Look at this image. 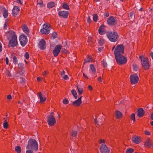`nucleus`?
<instances>
[{
	"instance_id": "a211bd4d",
	"label": "nucleus",
	"mask_w": 153,
	"mask_h": 153,
	"mask_svg": "<svg viewBox=\"0 0 153 153\" xmlns=\"http://www.w3.org/2000/svg\"><path fill=\"white\" fill-rule=\"evenodd\" d=\"M131 140L134 143L138 144L141 142V138L140 137L134 135L132 138Z\"/></svg>"
},
{
	"instance_id": "b1692460",
	"label": "nucleus",
	"mask_w": 153,
	"mask_h": 153,
	"mask_svg": "<svg viewBox=\"0 0 153 153\" xmlns=\"http://www.w3.org/2000/svg\"><path fill=\"white\" fill-rule=\"evenodd\" d=\"M144 114V110L142 108H139L138 109L137 115L139 117H142Z\"/></svg>"
},
{
	"instance_id": "a19ab883",
	"label": "nucleus",
	"mask_w": 153,
	"mask_h": 153,
	"mask_svg": "<svg viewBox=\"0 0 153 153\" xmlns=\"http://www.w3.org/2000/svg\"><path fill=\"white\" fill-rule=\"evenodd\" d=\"M24 56L26 59H28L29 58V55L28 53L25 52Z\"/></svg>"
},
{
	"instance_id": "3c124183",
	"label": "nucleus",
	"mask_w": 153,
	"mask_h": 153,
	"mask_svg": "<svg viewBox=\"0 0 153 153\" xmlns=\"http://www.w3.org/2000/svg\"><path fill=\"white\" fill-rule=\"evenodd\" d=\"M62 78L64 79H67L68 78V76L67 75H65L62 76Z\"/></svg>"
},
{
	"instance_id": "774afa93",
	"label": "nucleus",
	"mask_w": 153,
	"mask_h": 153,
	"mask_svg": "<svg viewBox=\"0 0 153 153\" xmlns=\"http://www.w3.org/2000/svg\"><path fill=\"white\" fill-rule=\"evenodd\" d=\"M151 119L153 120V113H152L151 115Z\"/></svg>"
},
{
	"instance_id": "bb28decb",
	"label": "nucleus",
	"mask_w": 153,
	"mask_h": 153,
	"mask_svg": "<svg viewBox=\"0 0 153 153\" xmlns=\"http://www.w3.org/2000/svg\"><path fill=\"white\" fill-rule=\"evenodd\" d=\"M71 93L73 95L75 99L77 98V95L76 92L75 90L73 89L71 91Z\"/></svg>"
},
{
	"instance_id": "473e14b6",
	"label": "nucleus",
	"mask_w": 153,
	"mask_h": 153,
	"mask_svg": "<svg viewBox=\"0 0 153 153\" xmlns=\"http://www.w3.org/2000/svg\"><path fill=\"white\" fill-rule=\"evenodd\" d=\"M63 8L66 10H68L69 9V6L66 3H64L62 6Z\"/></svg>"
},
{
	"instance_id": "4468645a",
	"label": "nucleus",
	"mask_w": 153,
	"mask_h": 153,
	"mask_svg": "<svg viewBox=\"0 0 153 153\" xmlns=\"http://www.w3.org/2000/svg\"><path fill=\"white\" fill-rule=\"evenodd\" d=\"M100 152L102 153H109V150L107 147L106 145L104 144H102L100 148Z\"/></svg>"
},
{
	"instance_id": "13d9d810",
	"label": "nucleus",
	"mask_w": 153,
	"mask_h": 153,
	"mask_svg": "<svg viewBox=\"0 0 153 153\" xmlns=\"http://www.w3.org/2000/svg\"><path fill=\"white\" fill-rule=\"evenodd\" d=\"M88 88L89 90H90V91H91L93 89L92 87L90 85H89L88 86Z\"/></svg>"
},
{
	"instance_id": "dca6fc26",
	"label": "nucleus",
	"mask_w": 153,
	"mask_h": 153,
	"mask_svg": "<svg viewBox=\"0 0 153 153\" xmlns=\"http://www.w3.org/2000/svg\"><path fill=\"white\" fill-rule=\"evenodd\" d=\"M58 14L59 16L66 18L68 16V13L66 11H60L59 12Z\"/></svg>"
},
{
	"instance_id": "aec40b11",
	"label": "nucleus",
	"mask_w": 153,
	"mask_h": 153,
	"mask_svg": "<svg viewBox=\"0 0 153 153\" xmlns=\"http://www.w3.org/2000/svg\"><path fill=\"white\" fill-rule=\"evenodd\" d=\"M19 10V7L17 6H15L13 10V15L16 16L18 13Z\"/></svg>"
},
{
	"instance_id": "6ab92c4d",
	"label": "nucleus",
	"mask_w": 153,
	"mask_h": 153,
	"mask_svg": "<svg viewBox=\"0 0 153 153\" xmlns=\"http://www.w3.org/2000/svg\"><path fill=\"white\" fill-rule=\"evenodd\" d=\"M93 61L94 59L92 58L91 56L88 55L84 59L83 65H84V66H85V64H87L88 63Z\"/></svg>"
},
{
	"instance_id": "2f4dec72",
	"label": "nucleus",
	"mask_w": 153,
	"mask_h": 153,
	"mask_svg": "<svg viewBox=\"0 0 153 153\" xmlns=\"http://www.w3.org/2000/svg\"><path fill=\"white\" fill-rule=\"evenodd\" d=\"M15 150L17 153H20L21 152V149L20 146H17L15 148Z\"/></svg>"
},
{
	"instance_id": "a18cd8bd",
	"label": "nucleus",
	"mask_w": 153,
	"mask_h": 153,
	"mask_svg": "<svg viewBox=\"0 0 153 153\" xmlns=\"http://www.w3.org/2000/svg\"><path fill=\"white\" fill-rule=\"evenodd\" d=\"M90 69L91 70L93 73H94L96 72V69L95 68H90Z\"/></svg>"
},
{
	"instance_id": "ddd939ff",
	"label": "nucleus",
	"mask_w": 153,
	"mask_h": 153,
	"mask_svg": "<svg viewBox=\"0 0 153 153\" xmlns=\"http://www.w3.org/2000/svg\"><path fill=\"white\" fill-rule=\"evenodd\" d=\"M62 47V45H57L55 46L53 51V53L54 56H57L59 53Z\"/></svg>"
},
{
	"instance_id": "4be33fe9",
	"label": "nucleus",
	"mask_w": 153,
	"mask_h": 153,
	"mask_svg": "<svg viewBox=\"0 0 153 153\" xmlns=\"http://www.w3.org/2000/svg\"><path fill=\"white\" fill-rule=\"evenodd\" d=\"M144 145L146 147L149 148L152 145V141L150 138H148L145 142Z\"/></svg>"
},
{
	"instance_id": "5fc2aeb1",
	"label": "nucleus",
	"mask_w": 153,
	"mask_h": 153,
	"mask_svg": "<svg viewBox=\"0 0 153 153\" xmlns=\"http://www.w3.org/2000/svg\"><path fill=\"white\" fill-rule=\"evenodd\" d=\"M48 72L47 71H45L43 73L42 75L44 76H45L48 74Z\"/></svg>"
},
{
	"instance_id": "8fccbe9b",
	"label": "nucleus",
	"mask_w": 153,
	"mask_h": 153,
	"mask_svg": "<svg viewBox=\"0 0 153 153\" xmlns=\"http://www.w3.org/2000/svg\"><path fill=\"white\" fill-rule=\"evenodd\" d=\"M105 141L104 139H101L99 141V143L100 144H102V143H105Z\"/></svg>"
},
{
	"instance_id": "20e7f679",
	"label": "nucleus",
	"mask_w": 153,
	"mask_h": 153,
	"mask_svg": "<svg viewBox=\"0 0 153 153\" xmlns=\"http://www.w3.org/2000/svg\"><path fill=\"white\" fill-rule=\"evenodd\" d=\"M25 71L23 70L22 68H18L17 69V72L15 74V77H20L18 79V82L22 83L24 82L25 79L22 77V75L24 74Z\"/></svg>"
},
{
	"instance_id": "79ce46f5",
	"label": "nucleus",
	"mask_w": 153,
	"mask_h": 153,
	"mask_svg": "<svg viewBox=\"0 0 153 153\" xmlns=\"http://www.w3.org/2000/svg\"><path fill=\"white\" fill-rule=\"evenodd\" d=\"M102 64L103 67H105V66H106L107 63L104 60L102 61Z\"/></svg>"
},
{
	"instance_id": "864d4df0",
	"label": "nucleus",
	"mask_w": 153,
	"mask_h": 153,
	"mask_svg": "<svg viewBox=\"0 0 153 153\" xmlns=\"http://www.w3.org/2000/svg\"><path fill=\"white\" fill-rule=\"evenodd\" d=\"M26 153H33V151L30 149H28L26 151Z\"/></svg>"
},
{
	"instance_id": "7c9ffc66",
	"label": "nucleus",
	"mask_w": 153,
	"mask_h": 153,
	"mask_svg": "<svg viewBox=\"0 0 153 153\" xmlns=\"http://www.w3.org/2000/svg\"><path fill=\"white\" fill-rule=\"evenodd\" d=\"M8 124L7 122L6 121V120H5L4 121L3 124V126L4 128L7 129L8 128Z\"/></svg>"
},
{
	"instance_id": "c756f323",
	"label": "nucleus",
	"mask_w": 153,
	"mask_h": 153,
	"mask_svg": "<svg viewBox=\"0 0 153 153\" xmlns=\"http://www.w3.org/2000/svg\"><path fill=\"white\" fill-rule=\"evenodd\" d=\"M95 122L98 125H101L102 123V120L101 119H99L97 120H95Z\"/></svg>"
},
{
	"instance_id": "4d7b16f0",
	"label": "nucleus",
	"mask_w": 153,
	"mask_h": 153,
	"mask_svg": "<svg viewBox=\"0 0 153 153\" xmlns=\"http://www.w3.org/2000/svg\"><path fill=\"white\" fill-rule=\"evenodd\" d=\"M91 20L90 19V17H88L87 19V22H88L90 23L91 22Z\"/></svg>"
},
{
	"instance_id": "c03bdc74",
	"label": "nucleus",
	"mask_w": 153,
	"mask_h": 153,
	"mask_svg": "<svg viewBox=\"0 0 153 153\" xmlns=\"http://www.w3.org/2000/svg\"><path fill=\"white\" fill-rule=\"evenodd\" d=\"M57 34L56 32H53L52 34V36L53 37V39H54L56 38L57 36Z\"/></svg>"
},
{
	"instance_id": "f03ea898",
	"label": "nucleus",
	"mask_w": 153,
	"mask_h": 153,
	"mask_svg": "<svg viewBox=\"0 0 153 153\" xmlns=\"http://www.w3.org/2000/svg\"><path fill=\"white\" fill-rule=\"evenodd\" d=\"M38 148V143L37 141L35 140L30 139L28 141L26 149H31L33 150L37 151Z\"/></svg>"
},
{
	"instance_id": "0eeeda50",
	"label": "nucleus",
	"mask_w": 153,
	"mask_h": 153,
	"mask_svg": "<svg viewBox=\"0 0 153 153\" xmlns=\"http://www.w3.org/2000/svg\"><path fill=\"white\" fill-rule=\"evenodd\" d=\"M141 60V64L144 67H149L150 63L149 59L147 58H145L143 55L139 57Z\"/></svg>"
},
{
	"instance_id": "bf43d9fd",
	"label": "nucleus",
	"mask_w": 153,
	"mask_h": 153,
	"mask_svg": "<svg viewBox=\"0 0 153 153\" xmlns=\"http://www.w3.org/2000/svg\"><path fill=\"white\" fill-rule=\"evenodd\" d=\"M6 62L7 64H8L9 63V59L7 57H6L5 59Z\"/></svg>"
},
{
	"instance_id": "9b49d317",
	"label": "nucleus",
	"mask_w": 153,
	"mask_h": 153,
	"mask_svg": "<svg viewBox=\"0 0 153 153\" xmlns=\"http://www.w3.org/2000/svg\"><path fill=\"white\" fill-rule=\"evenodd\" d=\"M130 81L132 84H135L137 83L139 80V77L136 74L131 75L130 77Z\"/></svg>"
},
{
	"instance_id": "603ef678",
	"label": "nucleus",
	"mask_w": 153,
	"mask_h": 153,
	"mask_svg": "<svg viewBox=\"0 0 153 153\" xmlns=\"http://www.w3.org/2000/svg\"><path fill=\"white\" fill-rule=\"evenodd\" d=\"M6 75L8 76H11L10 73V72L9 71L7 70V71H6Z\"/></svg>"
},
{
	"instance_id": "680f3d73",
	"label": "nucleus",
	"mask_w": 153,
	"mask_h": 153,
	"mask_svg": "<svg viewBox=\"0 0 153 153\" xmlns=\"http://www.w3.org/2000/svg\"><path fill=\"white\" fill-rule=\"evenodd\" d=\"M65 71H62L60 72V74L61 75H64L65 74Z\"/></svg>"
},
{
	"instance_id": "4c0bfd02",
	"label": "nucleus",
	"mask_w": 153,
	"mask_h": 153,
	"mask_svg": "<svg viewBox=\"0 0 153 153\" xmlns=\"http://www.w3.org/2000/svg\"><path fill=\"white\" fill-rule=\"evenodd\" d=\"M71 134L72 137H75L77 134V132L76 131H73L71 132Z\"/></svg>"
},
{
	"instance_id": "c85d7f7f",
	"label": "nucleus",
	"mask_w": 153,
	"mask_h": 153,
	"mask_svg": "<svg viewBox=\"0 0 153 153\" xmlns=\"http://www.w3.org/2000/svg\"><path fill=\"white\" fill-rule=\"evenodd\" d=\"M77 88L78 89V93L79 94L81 95L83 92V88L78 86H77Z\"/></svg>"
},
{
	"instance_id": "e433bc0d",
	"label": "nucleus",
	"mask_w": 153,
	"mask_h": 153,
	"mask_svg": "<svg viewBox=\"0 0 153 153\" xmlns=\"http://www.w3.org/2000/svg\"><path fill=\"white\" fill-rule=\"evenodd\" d=\"M130 118L134 122L135 120V115L134 113L132 114L130 116Z\"/></svg>"
},
{
	"instance_id": "052dcab7",
	"label": "nucleus",
	"mask_w": 153,
	"mask_h": 153,
	"mask_svg": "<svg viewBox=\"0 0 153 153\" xmlns=\"http://www.w3.org/2000/svg\"><path fill=\"white\" fill-rule=\"evenodd\" d=\"M7 98L8 100H11L12 99V97L10 95H9L7 96Z\"/></svg>"
},
{
	"instance_id": "a878e982",
	"label": "nucleus",
	"mask_w": 153,
	"mask_h": 153,
	"mask_svg": "<svg viewBox=\"0 0 153 153\" xmlns=\"http://www.w3.org/2000/svg\"><path fill=\"white\" fill-rule=\"evenodd\" d=\"M23 31L26 34H27L29 32V30L28 27L25 25H23L22 27Z\"/></svg>"
},
{
	"instance_id": "393cba45",
	"label": "nucleus",
	"mask_w": 153,
	"mask_h": 153,
	"mask_svg": "<svg viewBox=\"0 0 153 153\" xmlns=\"http://www.w3.org/2000/svg\"><path fill=\"white\" fill-rule=\"evenodd\" d=\"M115 116L117 118H120L122 117V114L120 111H117L115 112Z\"/></svg>"
},
{
	"instance_id": "37998d69",
	"label": "nucleus",
	"mask_w": 153,
	"mask_h": 153,
	"mask_svg": "<svg viewBox=\"0 0 153 153\" xmlns=\"http://www.w3.org/2000/svg\"><path fill=\"white\" fill-rule=\"evenodd\" d=\"M42 3L43 1H42L40 0H38L37 1V4L40 5V6H42Z\"/></svg>"
},
{
	"instance_id": "72a5a7b5",
	"label": "nucleus",
	"mask_w": 153,
	"mask_h": 153,
	"mask_svg": "<svg viewBox=\"0 0 153 153\" xmlns=\"http://www.w3.org/2000/svg\"><path fill=\"white\" fill-rule=\"evenodd\" d=\"M126 153H131L134 152V150L132 148H129L127 149L126 150Z\"/></svg>"
},
{
	"instance_id": "412c9836",
	"label": "nucleus",
	"mask_w": 153,
	"mask_h": 153,
	"mask_svg": "<svg viewBox=\"0 0 153 153\" xmlns=\"http://www.w3.org/2000/svg\"><path fill=\"white\" fill-rule=\"evenodd\" d=\"M82 96H80L78 99L73 102V105L75 106H78L81 104V98Z\"/></svg>"
},
{
	"instance_id": "0e129e2a",
	"label": "nucleus",
	"mask_w": 153,
	"mask_h": 153,
	"mask_svg": "<svg viewBox=\"0 0 153 153\" xmlns=\"http://www.w3.org/2000/svg\"><path fill=\"white\" fill-rule=\"evenodd\" d=\"M2 51V45L0 42V52H1Z\"/></svg>"
},
{
	"instance_id": "09e8293b",
	"label": "nucleus",
	"mask_w": 153,
	"mask_h": 153,
	"mask_svg": "<svg viewBox=\"0 0 153 153\" xmlns=\"http://www.w3.org/2000/svg\"><path fill=\"white\" fill-rule=\"evenodd\" d=\"M7 19H6L5 23L4 25V28L5 29H7Z\"/></svg>"
},
{
	"instance_id": "9d476101",
	"label": "nucleus",
	"mask_w": 153,
	"mask_h": 153,
	"mask_svg": "<svg viewBox=\"0 0 153 153\" xmlns=\"http://www.w3.org/2000/svg\"><path fill=\"white\" fill-rule=\"evenodd\" d=\"M50 28L48 24H44L43 25V28L40 30L42 34H47L49 33Z\"/></svg>"
},
{
	"instance_id": "f8f14e48",
	"label": "nucleus",
	"mask_w": 153,
	"mask_h": 153,
	"mask_svg": "<svg viewBox=\"0 0 153 153\" xmlns=\"http://www.w3.org/2000/svg\"><path fill=\"white\" fill-rule=\"evenodd\" d=\"M19 40L21 45L24 47L26 44L27 40V37L25 35H21L19 38Z\"/></svg>"
},
{
	"instance_id": "cd10ccee",
	"label": "nucleus",
	"mask_w": 153,
	"mask_h": 153,
	"mask_svg": "<svg viewBox=\"0 0 153 153\" xmlns=\"http://www.w3.org/2000/svg\"><path fill=\"white\" fill-rule=\"evenodd\" d=\"M55 5V4L53 2H51L47 4V7L49 8H51L54 7Z\"/></svg>"
},
{
	"instance_id": "e2e57ef3",
	"label": "nucleus",
	"mask_w": 153,
	"mask_h": 153,
	"mask_svg": "<svg viewBox=\"0 0 153 153\" xmlns=\"http://www.w3.org/2000/svg\"><path fill=\"white\" fill-rule=\"evenodd\" d=\"M98 81H99V82H101L102 81V78H101V76H100L98 78Z\"/></svg>"
},
{
	"instance_id": "6e6d98bb",
	"label": "nucleus",
	"mask_w": 153,
	"mask_h": 153,
	"mask_svg": "<svg viewBox=\"0 0 153 153\" xmlns=\"http://www.w3.org/2000/svg\"><path fill=\"white\" fill-rule=\"evenodd\" d=\"M17 2L20 4H22V0H16Z\"/></svg>"
},
{
	"instance_id": "de8ad7c7",
	"label": "nucleus",
	"mask_w": 153,
	"mask_h": 153,
	"mask_svg": "<svg viewBox=\"0 0 153 153\" xmlns=\"http://www.w3.org/2000/svg\"><path fill=\"white\" fill-rule=\"evenodd\" d=\"M144 133L146 135H149L151 134L150 132L147 130L144 131Z\"/></svg>"
},
{
	"instance_id": "2eb2a0df",
	"label": "nucleus",
	"mask_w": 153,
	"mask_h": 153,
	"mask_svg": "<svg viewBox=\"0 0 153 153\" xmlns=\"http://www.w3.org/2000/svg\"><path fill=\"white\" fill-rule=\"evenodd\" d=\"M39 46L41 50H45L46 47V42L45 40L43 39H41L39 43Z\"/></svg>"
},
{
	"instance_id": "69168bd1",
	"label": "nucleus",
	"mask_w": 153,
	"mask_h": 153,
	"mask_svg": "<svg viewBox=\"0 0 153 153\" xmlns=\"http://www.w3.org/2000/svg\"><path fill=\"white\" fill-rule=\"evenodd\" d=\"M37 80L38 82H40L41 81V78L40 77H38L37 78Z\"/></svg>"
},
{
	"instance_id": "39448f33",
	"label": "nucleus",
	"mask_w": 153,
	"mask_h": 153,
	"mask_svg": "<svg viewBox=\"0 0 153 153\" xmlns=\"http://www.w3.org/2000/svg\"><path fill=\"white\" fill-rule=\"evenodd\" d=\"M117 63L119 65H123L127 61V59L122 55L115 56Z\"/></svg>"
},
{
	"instance_id": "f257e3e1",
	"label": "nucleus",
	"mask_w": 153,
	"mask_h": 153,
	"mask_svg": "<svg viewBox=\"0 0 153 153\" xmlns=\"http://www.w3.org/2000/svg\"><path fill=\"white\" fill-rule=\"evenodd\" d=\"M7 36L9 40L8 46L10 47H14L18 45L17 37L15 32L13 30L9 31L7 33Z\"/></svg>"
},
{
	"instance_id": "c9c22d12",
	"label": "nucleus",
	"mask_w": 153,
	"mask_h": 153,
	"mask_svg": "<svg viewBox=\"0 0 153 153\" xmlns=\"http://www.w3.org/2000/svg\"><path fill=\"white\" fill-rule=\"evenodd\" d=\"M93 20L95 22H97V21L98 16L97 14H95L93 16Z\"/></svg>"
},
{
	"instance_id": "ea45409f",
	"label": "nucleus",
	"mask_w": 153,
	"mask_h": 153,
	"mask_svg": "<svg viewBox=\"0 0 153 153\" xmlns=\"http://www.w3.org/2000/svg\"><path fill=\"white\" fill-rule=\"evenodd\" d=\"M104 42V40L102 39H100V40L99 41V43L100 45H102Z\"/></svg>"
},
{
	"instance_id": "f704fd0d",
	"label": "nucleus",
	"mask_w": 153,
	"mask_h": 153,
	"mask_svg": "<svg viewBox=\"0 0 153 153\" xmlns=\"http://www.w3.org/2000/svg\"><path fill=\"white\" fill-rule=\"evenodd\" d=\"M3 15L4 18H6L8 16L7 11L6 9L4 10Z\"/></svg>"
},
{
	"instance_id": "7ed1b4c3",
	"label": "nucleus",
	"mask_w": 153,
	"mask_h": 153,
	"mask_svg": "<svg viewBox=\"0 0 153 153\" xmlns=\"http://www.w3.org/2000/svg\"><path fill=\"white\" fill-rule=\"evenodd\" d=\"M107 36L109 40L112 42L116 41L118 38L117 33L115 32H107Z\"/></svg>"
},
{
	"instance_id": "58836bf2",
	"label": "nucleus",
	"mask_w": 153,
	"mask_h": 153,
	"mask_svg": "<svg viewBox=\"0 0 153 153\" xmlns=\"http://www.w3.org/2000/svg\"><path fill=\"white\" fill-rule=\"evenodd\" d=\"M13 62L14 64H16L18 63V61L17 59V58L14 56L13 57Z\"/></svg>"
},
{
	"instance_id": "49530a36",
	"label": "nucleus",
	"mask_w": 153,
	"mask_h": 153,
	"mask_svg": "<svg viewBox=\"0 0 153 153\" xmlns=\"http://www.w3.org/2000/svg\"><path fill=\"white\" fill-rule=\"evenodd\" d=\"M63 103L65 104H67L68 103V100L66 99H64L63 101Z\"/></svg>"
},
{
	"instance_id": "423d86ee",
	"label": "nucleus",
	"mask_w": 153,
	"mask_h": 153,
	"mask_svg": "<svg viewBox=\"0 0 153 153\" xmlns=\"http://www.w3.org/2000/svg\"><path fill=\"white\" fill-rule=\"evenodd\" d=\"M124 47L122 45H117L114 51L115 56L122 55L124 53Z\"/></svg>"
},
{
	"instance_id": "1a4fd4ad",
	"label": "nucleus",
	"mask_w": 153,
	"mask_h": 153,
	"mask_svg": "<svg viewBox=\"0 0 153 153\" xmlns=\"http://www.w3.org/2000/svg\"><path fill=\"white\" fill-rule=\"evenodd\" d=\"M107 22L108 24L110 26L114 25L117 23L116 18L112 16L108 18Z\"/></svg>"
},
{
	"instance_id": "5701e85b",
	"label": "nucleus",
	"mask_w": 153,
	"mask_h": 153,
	"mask_svg": "<svg viewBox=\"0 0 153 153\" xmlns=\"http://www.w3.org/2000/svg\"><path fill=\"white\" fill-rule=\"evenodd\" d=\"M104 28V26L103 25H101L99 28V33L101 35H103L105 33Z\"/></svg>"
},
{
	"instance_id": "6e6552de",
	"label": "nucleus",
	"mask_w": 153,
	"mask_h": 153,
	"mask_svg": "<svg viewBox=\"0 0 153 153\" xmlns=\"http://www.w3.org/2000/svg\"><path fill=\"white\" fill-rule=\"evenodd\" d=\"M47 122L48 125L50 126H53L55 124L56 119L52 114H50L48 116Z\"/></svg>"
},
{
	"instance_id": "338daca9",
	"label": "nucleus",
	"mask_w": 153,
	"mask_h": 153,
	"mask_svg": "<svg viewBox=\"0 0 153 153\" xmlns=\"http://www.w3.org/2000/svg\"><path fill=\"white\" fill-rule=\"evenodd\" d=\"M109 16V13H107L105 14V16L106 17H108Z\"/></svg>"
},
{
	"instance_id": "f3484780",
	"label": "nucleus",
	"mask_w": 153,
	"mask_h": 153,
	"mask_svg": "<svg viewBox=\"0 0 153 153\" xmlns=\"http://www.w3.org/2000/svg\"><path fill=\"white\" fill-rule=\"evenodd\" d=\"M38 97L40 99V102L41 103L44 102L47 99L46 97L44 95H43L41 92L38 93Z\"/></svg>"
}]
</instances>
